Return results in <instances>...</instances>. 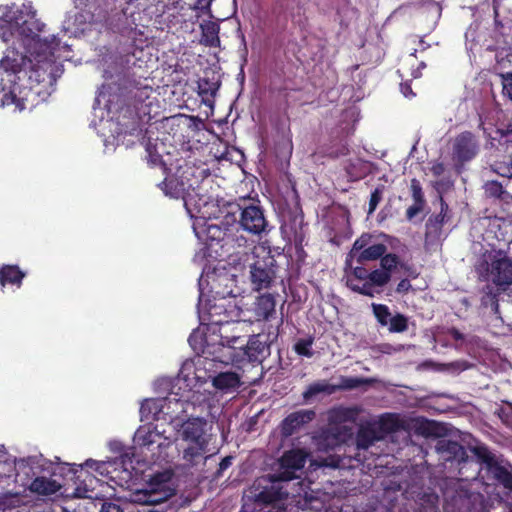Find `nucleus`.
<instances>
[{"label": "nucleus", "instance_id": "obj_1", "mask_svg": "<svg viewBox=\"0 0 512 512\" xmlns=\"http://www.w3.org/2000/svg\"><path fill=\"white\" fill-rule=\"evenodd\" d=\"M398 268H405L399 255H388L382 258L379 268L373 270H368L363 264L351 263V267L344 264L346 286L354 293L373 298L380 293L375 288L386 286L392 279L393 272Z\"/></svg>", "mask_w": 512, "mask_h": 512}, {"label": "nucleus", "instance_id": "obj_2", "mask_svg": "<svg viewBox=\"0 0 512 512\" xmlns=\"http://www.w3.org/2000/svg\"><path fill=\"white\" fill-rule=\"evenodd\" d=\"M46 462L40 456H28L15 461L14 464L0 462V479L10 477L14 470L23 473L27 477H35L30 483L29 489L32 493L39 495H51L60 491V484L57 481L46 477L37 476L43 471Z\"/></svg>", "mask_w": 512, "mask_h": 512}, {"label": "nucleus", "instance_id": "obj_3", "mask_svg": "<svg viewBox=\"0 0 512 512\" xmlns=\"http://www.w3.org/2000/svg\"><path fill=\"white\" fill-rule=\"evenodd\" d=\"M275 339H277V333L272 338L270 334H254L247 342H244L236 334H232V336L222 334L221 345L233 349L239 348L249 363L261 364L270 355V343Z\"/></svg>", "mask_w": 512, "mask_h": 512}, {"label": "nucleus", "instance_id": "obj_4", "mask_svg": "<svg viewBox=\"0 0 512 512\" xmlns=\"http://www.w3.org/2000/svg\"><path fill=\"white\" fill-rule=\"evenodd\" d=\"M388 255L397 254L387 253V246L381 243H372V234L362 233L352 243L351 250L347 252L344 263L347 267H350V264L365 265L372 261H379V264H382V259Z\"/></svg>", "mask_w": 512, "mask_h": 512}, {"label": "nucleus", "instance_id": "obj_5", "mask_svg": "<svg viewBox=\"0 0 512 512\" xmlns=\"http://www.w3.org/2000/svg\"><path fill=\"white\" fill-rule=\"evenodd\" d=\"M180 437L189 443L184 449V460L194 464L199 457L207 452L208 441L205 437V421L201 418H190L182 423Z\"/></svg>", "mask_w": 512, "mask_h": 512}, {"label": "nucleus", "instance_id": "obj_6", "mask_svg": "<svg viewBox=\"0 0 512 512\" xmlns=\"http://www.w3.org/2000/svg\"><path fill=\"white\" fill-rule=\"evenodd\" d=\"M44 27L45 24L35 18V13L8 10L0 15V29L17 32L22 37L35 39Z\"/></svg>", "mask_w": 512, "mask_h": 512}, {"label": "nucleus", "instance_id": "obj_7", "mask_svg": "<svg viewBox=\"0 0 512 512\" xmlns=\"http://www.w3.org/2000/svg\"><path fill=\"white\" fill-rule=\"evenodd\" d=\"M480 152L479 137L465 130L454 136L451 143V160L454 169L460 173L463 167L477 158Z\"/></svg>", "mask_w": 512, "mask_h": 512}, {"label": "nucleus", "instance_id": "obj_8", "mask_svg": "<svg viewBox=\"0 0 512 512\" xmlns=\"http://www.w3.org/2000/svg\"><path fill=\"white\" fill-rule=\"evenodd\" d=\"M23 62H25V56L15 53V57L5 56L0 60V67L4 68L7 72H12L17 75V79H21L22 76L29 79L30 87L43 83L51 82V73L48 70L50 64H36L30 66L29 70L23 68Z\"/></svg>", "mask_w": 512, "mask_h": 512}, {"label": "nucleus", "instance_id": "obj_9", "mask_svg": "<svg viewBox=\"0 0 512 512\" xmlns=\"http://www.w3.org/2000/svg\"><path fill=\"white\" fill-rule=\"evenodd\" d=\"M239 207V227L241 231H246L251 235L260 236L270 232L267 218L263 214L262 206L255 203L237 205Z\"/></svg>", "mask_w": 512, "mask_h": 512}, {"label": "nucleus", "instance_id": "obj_10", "mask_svg": "<svg viewBox=\"0 0 512 512\" xmlns=\"http://www.w3.org/2000/svg\"><path fill=\"white\" fill-rule=\"evenodd\" d=\"M307 453L301 449H291L282 454L279 459L281 471L271 475V482H287L295 478V472L305 466Z\"/></svg>", "mask_w": 512, "mask_h": 512}, {"label": "nucleus", "instance_id": "obj_11", "mask_svg": "<svg viewBox=\"0 0 512 512\" xmlns=\"http://www.w3.org/2000/svg\"><path fill=\"white\" fill-rule=\"evenodd\" d=\"M244 232L245 231L236 230L234 234H229V236L214 241V247H207V249L220 258H229L233 255H238L252 245L250 240L243 235Z\"/></svg>", "mask_w": 512, "mask_h": 512}, {"label": "nucleus", "instance_id": "obj_12", "mask_svg": "<svg viewBox=\"0 0 512 512\" xmlns=\"http://www.w3.org/2000/svg\"><path fill=\"white\" fill-rule=\"evenodd\" d=\"M489 273H491L494 285H512V258L502 250L494 252L491 262H489Z\"/></svg>", "mask_w": 512, "mask_h": 512}, {"label": "nucleus", "instance_id": "obj_13", "mask_svg": "<svg viewBox=\"0 0 512 512\" xmlns=\"http://www.w3.org/2000/svg\"><path fill=\"white\" fill-rule=\"evenodd\" d=\"M275 279V260L272 256L257 260L251 266V283L254 290L268 289Z\"/></svg>", "mask_w": 512, "mask_h": 512}, {"label": "nucleus", "instance_id": "obj_14", "mask_svg": "<svg viewBox=\"0 0 512 512\" xmlns=\"http://www.w3.org/2000/svg\"><path fill=\"white\" fill-rule=\"evenodd\" d=\"M105 467V462L96 461L94 459H87L82 465H69L70 480L74 481V484L80 481L81 476H84V480L80 481V485L75 487L74 495L77 497H83V495L88 491V486L85 484V481L87 479L91 481V475L88 472H84V468L93 470L99 475H105Z\"/></svg>", "mask_w": 512, "mask_h": 512}, {"label": "nucleus", "instance_id": "obj_15", "mask_svg": "<svg viewBox=\"0 0 512 512\" xmlns=\"http://www.w3.org/2000/svg\"><path fill=\"white\" fill-rule=\"evenodd\" d=\"M315 419V411L313 409H301L291 412L281 422V434L284 437H291L300 428L312 422Z\"/></svg>", "mask_w": 512, "mask_h": 512}, {"label": "nucleus", "instance_id": "obj_16", "mask_svg": "<svg viewBox=\"0 0 512 512\" xmlns=\"http://www.w3.org/2000/svg\"><path fill=\"white\" fill-rule=\"evenodd\" d=\"M436 452H438L441 460L446 463L462 464L467 461V452L459 442L442 439L436 444Z\"/></svg>", "mask_w": 512, "mask_h": 512}, {"label": "nucleus", "instance_id": "obj_17", "mask_svg": "<svg viewBox=\"0 0 512 512\" xmlns=\"http://www.w3.org/2000/svg\"><path fill=\"white\" fill-rule=\"evenodd\" d=\"M439 213L436 215H431L426 221V232H424V239H426V243H435L439 241L440 235H442V227L445 222V217L447 216V211L449 210V206L443 200L442 196H439Z\"/></svg>", "mask_w": 512, "mask_h": 512}, {"label": "nucleus", "instance_id": "obj_18", "mask_svg": "<svg viewBox=\"0 0 512 512\" xmlns=\"http://www.w3.org/2000/svg\"><path fill=\"white\" fill-rule=\"evenodd\" d=\"M134 442L141 448L149 449L150 446L157 445L159 448L167 446L165 438L157 431V427L152 424L140 426L134 435Z\"/></svg>", "mask_w": 512, "mask_h": 512}, {"label": "nucleus", "instance_id": "obj_19", "mask_svg": "<svg viewBox=\"0 0 512 512\" xmlns=\"http://www.w3.org/2000/svg\"><path fill=\"white\" fill-rule=\"evenodd\" d=\"M411 198L412 205L406 209V219L408 221H412V219L422 213L423 208L425 207V198L423 197L422 186L420 182L416 178L411 179Z\"/></svg>", "mask_w": 512, "mask_h": 512}, {"label": "nucleus", "instance_id": "obj_20", "mask_svg": "<svg viewBox=\"0 0 512 512\" xmlns=\"http://www.w3.org/2000/svg\"><path fill=\"white\" fill-rule=\"evenodd\" d=\"M25 279V272L14 264L0 265V286L4 288L6 285L20 288L21 282Z\"/></svg>", "mask_w": 512, "mask_h": 512}, {"label": "nucleus", "instance_id": "obj_21", "mask_svg": "<svg viewBox=\"0 0 512 512\" xmlns=\"http://www.w3.org/2000/svg\"><path fill=\"white\" fill-rule=\"evenodd\" d=\"M277 481H272L270 486L262 488L261 492L256 494V502L261 505H272L275 502L287 498V492L280 486L274 485Z\"/></svg>", "mask_w": 512, "mask_h": 512}, {"label": "nucleus", "instance_id": "obj_22", "mask_svg": "<svg viewBox=\"0 0 512 512\" xmlns=\"http://www.w3.org/2000/svg\"><path fill=\"white\" fill-rule=\"evenodd\" d=\"M360 414V408L357 406L344 407L339 406L329 411V422L332 424H343L347 422L354 423Z\"/></svg>", "mask_w": 512, "mask_h": 512}, {"label": "nucleus", "instance_id": "obj_23", "mask_svg": "<svg viewBox=\"0 0 512 512\" xmlns=\"http://www.w3.org/2000/svg\"><path fill=\"white\" fill-rule=\"evenodd\" d=\"M275 313V299L272 294H263L257 297L254 303V314L257 321H267Z\"/></svg>", "mask_w": 512, "mask_h": 512}, {"label": "nucleus", "instance_id": "obj_24", "mask_svg": "<svg viewBox=\"0 0 512 512\" xmlns=\"http://www.w3.org/2000/svg\"><path fill=\"white\" fill-rule=\"evenodd\" d=\"M219 31L220 26L214 21L200 24V44L211 48L218 47L220 45Z\"/></svg>", "mask_w": 512, "mask_h": 512}, {"label": "nucleus", "instance_id": "obj_25", "mask_svg": "<svg viewBox=\"0 0 512 512\" xmlns=\"http://www.w3.org/2000/svg\"><path fill=\"white\" fill-rule=\"evenodd\" d=\"M212 386L221 391L237 389L240 387V377L235 372H221L212 378Z\"/></svg>", "mask_w": 512, "mask_h": 512}, {"label": "nucleus", "instance_id": "obj_26", "mask_svg": "<svg viewBox=\"0 0 512 512\" xmlns=\"http://www.w3.org/2000/svg\"><path fill=\"white\" fill-rule=\"evenodd\" d=\"M236 230H240L236 227H222L218 224H207L206 230H204V239H206V246L213 247V242L233 235Z\"/></svg>", "mask_w": 512, "mask_h": 512}, {"label": "nucleus", "instance_id": "obj_27", "mask_svg": "<svg viewBox=\"0 0 512 512\" xmlns=\"http://www.w3.org/2000/svg\"><path fill=\"white\" fill-rule=\"evenodd\" d=\"M337 390V387L328 383L325 380L312 382L311 384H309V386H307L306 390L302 392V400L308 403V401L312 400L319 394L331 395L335 393Z\"/></svg>", "mask_w": 512, "mask_h": 512}, {"label": "nucleus", "instance_id": "obj_28", "mask_svg": "<svg viewBox=\"0 0 512 512\" xmlns=\"http://www.w3.org/2000/svg\"><path fill=\"white\" fill-rule=\"evenodd\" d=\"M150 89L147 87L131 86L125 88L124 103L127 107L137 109L139 104H142L147 98Z\"/></svg>", "mask_w": 512, "mask_h": 512}, {"label": "nucleus", "instance_id": "obj_29", "mask_svg": "<svg viewBox=\"0 0 512 512\" xmlns=\"http://www.w3.org/2000/svg\"><path fill=\"white\" fill-rule=\"evenodd\" d=\"M159 187L166 196L175 199H180L185 193V185L183 182L172 176H167L166 179L162 180Z\"/></svg>", "mask_w": 512, "mask_h": 512}, {"label": "nucleus", "instance_id": "obj_30", "mask_svg": "<svg viewBox=\"0 0 512 512\" xmlns=\"http://www.w3.org/2000/svg\"><path fill=\"white\" fill-rule=\"evenodd\" d=\"M346 174L349 181H359L368 174V164L361 159L349 160L346 164Z\"/></svg>", "mask_w": 512, "mask_h": 512}, {"label": "nucleus", "instance_id": "obj_31", "mask_svg": "<svg viewBox=\"0 0 512 512\" xmlns=\"http://www.w3.org/2000/svg\"><path fill=\"white\" fill-rule=\"evenodd\" d=\"M188 402L177 397V394H170L164 401V408L172 418H180V415L187 412Z\"/></svg>", "mask_w": 512, "mask_h": 512}, {"label": "nucleus", "instance_id": "obj_32", "mask_svg": "<svg viewBox=\"0 0 512 512\" xmlns=\"http://www.w3.org/2000/svg\"><path fill=\"white\" fill-rule=\"evenodd\" d=\"M220 87L218 82H213L207 78H202L197 82V93H199L200 98H202V102L208 105L210 104V100L215 97L217 94V90Z\"/></svg>", "mask_w": 512, "mask_h": 512}, {"label": "nucleus", "instance_id": "obj_33", "mask_svg": "<svg viewBox=\"0 0 512 512\" xmlns=\"http://www.w3.org/2000/svg\"><path fill=\"white\" fill-rule=\"evenodd\" d=\"M506 186L507 185L500 183L498 180H489L484 184V192H486V196H488V198L493 199L498 203L504 198H509V196L512 195L505 190Z\"/></svg>", "mask_w": 512, "mask_h": 512}, {"label": "nucleus", "instance_id": "obj_34", "mask_svg": "<svg viewBox=\"0 0 512 512\" xmlns=\"http://www.w3.org/2000/svg\"><path fill=\"white\" fill-rule=\"evenodd\" d=\"M378 440L377 433L370 426H361L356 433L357 449H368L374 442Z\"/></svg>", "mask_w": 512, "mask_h": 512}, {"label": "nucleus", "instance_id": "obj_35", "mask_svg": "<svg viewBox=\"0 0 512 512\" xmlns=\"http://www.w3.org/2000/svg\"><path fill=\"white\" fill-rule=\"evenodd\" d=\"M286 226L291 229L292 234L296 236V239L298 238V234L302 230L303 226V214L302 209H300V206L296 204L294 208L287 211L286 214Z\"/></svg>", "mask_w": 512, "mask_h": 512}, {"label": "nucleus", "instance_id": "obj_36", "mask_svg": "<svg viewBox=\"0 0 512 512\" xmlns=\"http://www.w3.org/2000/svg\"><path fill=\"white\" fill-rule=\"evenodd\" d=\"M440 431H442V427L434 420L422 418V420L416 423V434L425 438L438 437L440 436Z\"/></svg>", "mask_w": 512, "mask_h": 512}, {"label": "nucleus", "instance_id": "obj_37", "mask_svg": "<svg viewBox=\"0 0 512 512\" xmlns=\"http://www.w3.org/2000/svg\"><path fill=\"white\" fill-rule=\"evenodd\" d=\"M389 333L401 334L409 328V318L406 315L398 312L392 316L391 319L387 320L386 326Z\"/></svg>", "mask_w": 512, "mask_h": 512}, {"label": "nucleus", "instance_id": "obj_38", "mask_svg": "<svg viewBox=\"0 0 512 512\" xmlns=\"http://www.w3.org/2000/svg\"><path fill=\"white\" fill-rule=\"evenodd\" d=\"M371 383L372 380H370L369 378H362L357 376H342L341 384H339V386H336V388L342 391H351L363 386L370 385Z\"/></svg>", "mask_w": 512, "mask_h": 512}, {"label": "nucleus", "instance_id": "obj_39", "mask_svg": "<svg viewBox=\"0 0 512 512\" xmlns=\"http://www.w3.org/2000/svg\"><path fill=\"white\" fill-rule=\"evenodd\" d=\"M472 453H474V456L478 458L479 462L488 466V468L500 466L499 463H497V460H495L494 454L491 453L489 448L485 445H478L472 448Z\"/></svg>", "mask_w": 512, "mask_h": 512}, {"label": "nucleus", "instance_id": "obj_40", "mask_svg": "<svg viewBox=\"0 0 512 512\" xmlns=\"http://www.w3.org/2000/svg\"><path fill=\"white\" fill-rule=\"evenodd\" d=\"M379 424H381L382 430L388 433H396L402 429V421L397 414L386 413L382 415Z\"/></svg>", "mask_w": 512, "mask_h": 512}, {"label": "nucleus", "instance_id": "obj_41", "mask_svg": "<svg viewBox=\"0 0 512 512\" xmlns=\"http://www.w3.org/2000/svg\"><path fill=\"white\" fill-rule=\"evenodd\" d=\"M372 315L376 318L377 324L381 327H385V323L392 319V314L388 306L383 303H372L371 304Z\"/></svg>", "mask_w": 512, "mask_h": 512}, {"label": "nucleus", "instance_id": "obj_42", "mask_svg": "<svg viewBox=\"0 0 512 512\" xmlns=\"http://www.w3.org/2000/svg\"><path fill=\"white\" fill-rule=\"evenodd\" d=\"M312 344H313V338L312 336H309L304 339L297 340L296 344H294V352H296L299 357H306V358H312L313 351H312Z\"/></svg>", "mask_w": 512, "mask_h": 512}, {"label": "nucleus", "instance_id": "obj_43", "mask_svg": "<svg viewBox=\"0 0 512 512\" xmlns=\"http://www.w3.org/2000/svg\"><path fill=\"white\" fill-rule=\"evenodd\" d=\"M489 469L493 470L494 478L498 480L499 484L508 490H512V473L508 469L504 468V466H496Z\"/></svg>", "mask_w": 512, "mask_h": 512}, {"label": "nucleus", "instance_id": "obj_44", "mask_svg": "<svg viewBox=\"0 0 512 512\" xmlns=\"http://www.w3.org/2000/svg\"><path fill=\"white\" fill-rule=\"evenodd\" d=\"M220 309L222 305H213L209 308V322L218 326L228 325V315L225 312L221 313Z\"/></svg>", "mask_w": 512, "mask_h": 512}, {"label": "nucleus", "instance_id": "obj_45", "mask_svg": "<svg viewBox=\"0 0 512 512\" xmlns=\"http://www.w3.org/2000/svg\"><path fill=\"white\" fill-rule=\"evenodd\" d=\"M85 13L89 14V22L90 25H97L106 22V14L99 7H94V10L91 9V6L85 5Z\"/></svg>", "mask_w": 512, "mask_h": 512}, {"label": "nucleus", "instance_id": "obj_46", "mask_svg": "<svg viewBox=\"0 0 512 512\" xmlns=\"http://www.w3.org/2000/svg\"><path fill=\"white\" fill-rule=\"evenodd\" d=\"M25 100L26 98H19L15 95V91L12 90L9 94H5L4 98H2V106H9L11 104H15V108L19 111L25 110Z\"/></svg>", "mask_w": 512, "mask_h": 512}, {"label": "nucleus", "instance_id": "obj_47", "mask_svg": "<svg viewBox=\"0 0 512 512\" xmlns=\"http://www.w3.org/2000/svg\"><path fill=\"white\" fill-rule=\"evenodd\" d=\"M146 152H147V161H149V164L154 167H160L164 169V171L167 170L165 167V164H163V161H161L160 154L155 151V146L151 145L150 142L146 145Z\"/></svg>", "mask_w": 512, "mask_h": 512}, {"label": "nucleus", "instance_id": "obj_48", "mask_svg": "<svg viewBox=\"0 0 512 512\" xmlns=\"http://www.w3.org/2000/svg\"><path fill=\"white\" fill-rule=\"evenodd\" d=\"M399 351V348L390 343H380L371 347L372 355H392Z\"/></svg>", "mask_w": 512, "mask_h": 512}, {"label": "nucleus", "instance_id": "obj_49", "mask_svg": "<svg viewBox=\"0 0 512 512\" xmlns=\"http://www.w3.org/2000/svg\"><path fill=\"white\" fill-rule=\"evenodd\" d=\"M496 173L503 178L512 180V158H509L508 161L496 164Z\"/></svg>", "mask_w": 512, "mask_h": 512}, {"label": "nucleus", "instance_id": "obj_50", "mask_svg": "<svg viewBox=\"0 0 512 512\" xmlns=\"http://www.w3.org/2000/svg\"><path fill=\"white\" fill-rule=\"evenodd\" d=\"M382 199V189L377 187L374 189V191L371 192V197H369V214L373 213L375 209H377L378 203H380V200Z\"/></svg>", "mask_w": 512, "mask_h": 512}, {"label": "nucleus", "instance_id": "obj_51", "mask_svg": "<svg viewBox=\"0 0 512 512\" xmlns=\"http://www.w3.org/2000/svg\"><path fill=\"white\" fill-rule=\"evenodd\" d=\"M501 79H503V93L507 95L509 99H512V73H504L501 74Z\"/></svg>", "mask_w": 512, "mask_h": 512}, {"label": "nucleus", "instance_id": "obj_52", "mask_svg": "<svg viewBox=\"0 0 512 512\" xmlns=\"http://www.w3.org/2000/svg\"><path fill=\"white\" fill-rule=\"evenodd\" d=\"M499 207L503 210L504 216L511 217L512 216V194L509 195V198H504L500 202H498Z\"/></svg>", "mask_w": 512, "mask_h": 512}, {"label": "nucleus", "instance_id": "obj_53", "mask_svg": "<svg viewBox=\"0 0 512 512\" xmlns=\"http://www.w3.org/2000/svg\"><path fill=\"white\" fill-rule=\"evenodd\" d=\"M347 154V143H341V145L337 146L336 149H331V151L327 152V156H330L331 158H338L340 156H345Z\"/></svg>", "mask_w": 512, "mask_h": 512}, {"label": "nucleus", "instance_id": "obj_54", "mask_svg": "<svg viewBox=\"0 0 512 512\" xmlns=\"http://www.w3.org/2000/svg\"><path fill=\"white\" fill-rule=\"evenodd\" d=\"M232 461V456H226L222 458L221 463H219V468H217L216 476H222V473L225 472L230 466H232Z\"/></svg>", "mask_w": 512, "mask_h": 512}, {"label": "nucleus", "instance_id": "obj_55", "mask_svg": "<svg viewBox=\"0 0 512 512\" xmlns=\"http://www.w3.org/2000/svg\"><path fill=\"white\" fill-rule=\"evenodd\" d=\"M411 288L412 285H410L409 279L403 278L401 281H399L398 286H396V293L405 295L410 291Z\"/></svg>", "mask_w": 512, "mask_h": 512}, {"label": "nucleus", "instance_id": "obj_56", "mask_svg": "<svg viewBox=\"0 0 512 512\" xmlns=\"http://www.w3.org/2000/svg\"><path fill=\"white\" fill-rule=\"evenodd\" d=\"M443 171H445V167H443L442 162L432 164L431 174L434 175V177H440L443 174Z\"/></svg>", "mask_w": 512, "mask_h": 512}, {"label": "nucleus", "instance_id": "obj_57", "mask_svg": "<svg viewBox=\"0 0 512 512\" xmlns=\"http://www.w3.org/2000/svg\"><path fill=\"white\" fill-rule=\"evenodd\" d=\"M187 122V116L179 115L169 119L170 126H181Z\"/></svg>", "mask_w": 512, "mask_h": 512}, {"label": "nucleus", "instance_id": "obj_58", "mask_svg": "<svg viewBox=\"0 0 512 512\" xmlns=\"http://www.w3.org/2000/svg\"><path fill=\"white\" fill-rule=\"evenodd\" d=\"M449 337L455 341H463V334L456 327H451L448 330Z\"/></svg>", "mask_w": 512, "mask_h": 512}, {"label": "nucleus", "instance_id": "obj_59", "mask_svg": "<svg viewBox=\"0 0 512 512\" xmlns=\"http://www.w3.org/2000/svg\"><path fill=\"white\" fill-rule=\"evenodd\" d=\"M100 512H123V510H121L119 505L114 503H106L102 505V510H100Z\"/></svg>", "mask_w": 512, "mask_h": 512}, {"label": "nucleus", "instance_id": "obj_60", "mask_svg": "<svg viewBox=\"0 0 512 512\" xmlns=\"http://www.w3.org/2000/svg\"><path fill=\"white\" fill-rule=\"evenodd\" d=\"M401 93L402 95L406 96V98H410L415 95L413 94L412 88H410V85L408 83L401 84Z\"/></svg>", "mask_w": 512, "mask_h": 512}, {"label": "nucleus", "instance_id": "obj_61", "mask_svg": "<svg viewBox=\"0 0 512 512\" xmlns=\"http://www.w3.org/2000/svg\"><path fill=\"white\" fill-rule=\"evenodd\" d=\"M231 325H234V327H232V329H237L238 323H229L228 325L221 326V335L230 336L227 334V328L230 327Z\"/></svg>", "mask_w": 512, "mask_h": 512}, {"label": "nucleus", "instance_id": "obj_62", "mask_svg": "<svg viewBox=\"0 0 512 512\" xmlns=\"http://www.w3.org/2000/svg\"><path fill=\"white\" fill-rule=\"evenodd\" d=\"M8 10H16V9H15V6H12V7H0V16H1V14L5 13Z\"/></svg>", "mask_w": 512, "mask_h": 512}, {"label": "nucleus", "instance_id": "obj_63", "mask_svg": "<svg viewBox=\"0 0 512 512\" xmlns=\"http://www.w3.org/2000/svg\"><path fill=\"white\" fill-rule=\"evenodd\" d=\"M148 406H150V403H147V404H144V405L140 406V412H142V414H144L145 410H147Z\"/></svg>", "mask_w": 512, "mask_h": 512}, {"label": "nucleus", "instance_id": "obj_64", "mask_svg": "<svg viewBox=\"0 0 512 512\" xmlns=\"http://www.w3.org/2000/svg\"><path fill=\"white\" fill-rule=\"evenodd\" d=\"M2 39H4L5 42L8 41V35L6 34V32H2Z\"/></svg>", "mask_w": 512, "mask_h": 512}]
</instances>
